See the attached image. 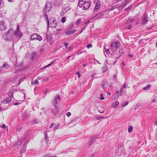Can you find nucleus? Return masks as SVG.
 I'll return each instance as SVG.
<instances>
[{
    "mask_svg": "<svg viewBox=\"0 0 157 157\" xmlns=\"http://www.w3.org/2000/svg\"><path fill=\"white\" fill-rule=\"evenodd\" d=\"M14 31L13 29H9L6 33L3 34V37L4 39L8 41H10L13 39L14 36Z\"/></svg>",
    "mask_w": 157,
    "mask_h": 157,
    "instance_id": "1",
    "label": "nucleus"
},
{
    "mask_svg": "<svg viewBox=\"0 0 157 157\" xmlns=\"http://www.w3.org/2000/svg\"><path fill=\"white\" fill-rule=\"evenodd\" d=\"M91 2L87 1L86 2L82 0H80L78 5L79 7L82 8V9L86 10L88 9L90 6Z\"/></svg>",
    "mask_w": 157,
    "mask_h": 157,
    "instance_id": "2",
    "label": "nucleus"
},
{
    "mask_svg": "<svg viewBox=\"0 0 157 157\" xmlns=\"http://www.w3.org/2000/svg\"><path fill=\"white\" fill-rule=\"evenodd\" d=\"M45 16L46 17L48 23V28L49 27L51 28H56L57 25V22L56 20L53 19H49V20L50 21V23H49V21L48 19V17L47 15H45Z\"/></svg>",
    "mask_w": 157,
    "mask_h": 157,
    "instance_id": "3",
    "label": "nucleus"
},
{
    "mask_svg": "<svg viewBox=\"0 0 157 157\" xmlns=\"http://www.w3.org/2000/svg\"><path fill=\"white\" fill-rule=\"evenodd\" d=\"M120 46V42L118 41H115L111 44V49L113 51H115L118 49Z\"/></svg>",
    "mask_w": 157,
    "mask_h": 157,
    "instance_id": "4",
    "label": "nucleus"
},
{
    "mask_svg": "<svg viewBox=\"0 0 157 157\" xmlns=\"http://www.w3.org/2000/svg\"><path fill=\"white\" fill-rule=\"evenodd\" d=\"M22 35V33L20 31V29L18 25L17 26V28L16 31L15 32H14V36H16L17 37V40H19L21 37Z\"/></svg>",
    "mask_w": 157,
    "mask_h": 157,
    "instance_id": "5",
    "label": "nucleus"
},
{
    "mask_svg": "<svg viewBox=\"0 0 157 157\" xmlns=\"http://www.w3.org/2000/svg\"><path fill=\"white\" fill-rule=\"evenodd\" d=\"M13 91L12 90L10 91L9 93V97L5 99L2 103H8L10 102L11 100L12 97H13Z\"/></svg>",
    "mask_w": 157,
    "mask_h": 157,
    "instance_id": "6",
    "label": "nucleus"
},
{
    "mask_svg": "<svg viewBox=\"0 0 157 157\" xmlns=\"http://www.w3.org/2000/svg\"><path fill=\"white\" fill-rule=\"evenodd\" d=\"M60 98V96L58 94H56L55 96L54 97L52 101L53 105L58 106V101L59 100Z\"/></svg>",
    "mask_w": 157,
    "mask_h": 157,
    "instance_id": "7",
    "label": "nucleus"
},
{
    "mask_svg": "<svg viewBox=\"0 0 157 157\" xmlns=\"http://www.w3.org/2000/svg\"><path fill=\"white\" fill-rule=\"evenodd\" d=\"M52 3L50 2H47L45 4L44 11L45 12L49 11L52 8Z\"/></svg>",
    "mask_w": 157,
    "mask_h": 157,
    "instance_id": "8",
    "label": "nucleus"
},
{
    "mask_svg": "<svg viewBox=\"0 0 157 157\" xmlns=\"http://www.w3.org/2000/svg\"><path fill=\"white\" fill-rule=\"evenodd\" d=\"M30 39L31 40L36 39L40 41L42 40V38L40 35L36 33H34L31 35Z\"/></svg>",
    "mask_w": 157,
    "mask_h": 157,
    "instance_id": "9",
    "label": "nucleus"
},
{
    "mask_svg": "<svg viewBox=\"0 0 157 157\" xmlns=\"http://www.w3.org/2000/svg\"><path fill=\"white\" fill-rule=\"evenodd\" d=\"M7 28V27L5 25L4 21H2L0 22V31H3L6 30Z\"/></svg>",
    "mask_w": 157,
    "mask_h": 157,
    "instance_id": "10",
    "label": "nucleus"
},
{
    "mask_svg": "<svg viewBox=\"0 0 157 157\" xmlns=\"http://www.w3.org/2000/svg\"><path fill=\"white\" fill-rule=\"evenodd\" d=\"M54 107L52 108L51 109L52 112L55 114L58 112L59 107L58 105H53Z\"/></svg>",
    "mask_w": 157,
    "mask_h": 157,
    "instance_id": "11",
    "label": "nucleus"
},
{
    "mask_svg": "<svg viewBox=\"0 0 157 157\" xmlns=\"http://www.w3.org/2000/svg\"><path fill=\"white\" fill-rule=\"evenodd\" d=\"M76 31L75 29H73L71 30L68 31L66 30L65 32V33L67 35H70L73 34Z\"/></svg>",
    "mask_w": 157,
    "mask_h": 157,
    "instance_id": "12",
    "label": "nucleus"
},
{
    "mask_svg": "<svg viewBox=\"0 0 157 157\" xmlns=\"http://www.w3.org/2000/svg\"><path fill=\"white\" fill-rule=\"evenodd\" d=\"M96 139L97 137L96 136H94L91 137L89 142L90 145L92 144L96 140Z\"/></svg>",
    "mask_w": 157,
    "mask_h": 157,
    "instance_id": "13",
    "label": "nucleus"
},
{
    "mask_svg": "<svg viewBox=\"0 0 157 157\" xmlns=\"http://www.w3.org/2000/svg\"><path fill=\"white\" fill-rule=\"evenodd\" d=\"M6 13V11L5 10L3 9L0 8V17H2L3 14Z\"/></svg>",
    "mask_w": 157,
    "mask_h": 157,
    "instance_id": "14",
    "label": "nucleus"
},
{
    "mask_svg": "<svg viewBox=\"0 0 157 157\" xmlns=\"http://www.w3.org/2000/svg\"><path fill=\"white\" fill-rule=\"evenodd\" d=\"M28 144V142H26L25 144H24V145L22 148L21 149L20 151L21 153H22L25 151L26 148V146Z\"/></svg>",
    "mask_w": 157,
    "mask_h": 157,
    "instance_id": "15",
    "label": "nucleus"
},
{
    "mask_svg": "<svg viewBox=\"0 0 157 157\" xmlns=\"http://www.w3.org/2000/svg\"><path fill=\"white\" fill-rule=\"evenodd\" d=\"M123 53H124V48H121L120 49V50H119L120 55H119V56H117V57H116V59H117L119 58L120 57V56Z\"/></svg>",
    "mask_w": 157,
    "mask_h": 157,
    "instance_id": "16",
    "label": "nucleus"
},
{
    "mask_svg": "<svg viewBox=\"0 0 157 157\" xmlns=\"http://www.w3.org/2000/svg\"><path fill=\"white\" fill-rule=\"evenodd\" d=\"M69 10V8L66 7V8L63 9L61 12V15H63L64 14L66 13Z\"/></svg>",
    "mask_w": 157,
    "mask_h": 157,
    "instance_id": "17",
    "label": "nucleus"
},
{
    "mask_svg": "<svg viewBox=\"0 0 157 157\" xmlns=\"http://www.w3.org/2000/svg\"><path fill=\"white\" fill-rule=\"evenodd\" d=\"M32 59L33 60L37 56V54L34 52H33L31 55Z\"/></svg>",
    "mask_w": 157,
    "mask_h": 157,
    "instance_id": "18",
    "label": "nucleus"
},
{
    "mask_svg": "<svg viewBox=\"0 0 157 157\" xmlns=\"http://www.w3.org/2000/svg\"><path fill=\"white\" fill-rule=\"evenodd\" d=\"M44 140L45 142L48 143V138L47 135V133L46 132H44Z\"/></svg>",
    "mask_w": 157,
    "mask_h": 157,
    "instance_id": "19",
    "label": "nucleus"
},
{
    "mask_svg": "<svg viewBox=\"0 0 157 157\" xmlns=\"http://www.w3.org/2000/svg\"><path fill=\"white\" fill-rule=\"evenodd\" d=\"M119 102H116L113 103L112 107L114 108H116L119 105Z\"/></svg>",
    "mask_w": 157,
    "mask_h": 157,
    "instance_id": "20",
    "label": "nucleus"
},
{
    "mask_svg": "<svg viewBox=\"0 0 157 157\" xmlns=\"http://www.w3.org/2000/svg\"><path fill=\"white\" fill-rule=\"evenodd\" d=\"M98 1H97V4L96 5V6L95 7V8L94 9V10L95 11H97L98 9H99L100 7V5L99 4H98Z\"/></svg>",
    "mask_w": 157,
    "mask_h": 157,
    "instance_id": "21",
    "label": "nucleus"
},
{
    "mask_svg": "<svg viewBox=\"0 0 157 157\" xmlns=\"http://www.w3.org/2000/svg\"><path fill=\"white\" fill-rule=\"evenodd\" d=\"M151 87V85L148 84L146 87H145L144 88L143 90H148Z\"/></svg>",
    "mask_w": 157,
    "mask_h": 157,
    "instance_id": "22",
    "label": "nucleus"
},
{
    "mask_svg": "<svg viewBox=\"0 0 157 157\" xmlns=\"http://www.w3.org/2000/svg\"><path fill=\"white\" fill-rule=\"evenodd\" d=\"M59 125L58 124L55 125V126L53 128V130H55L57 129H58L59 128Z\"/></svg>",
    "mask_w": 157,
    "mask_h": 157,
    "instance_id": "23",
    "label": "nucleus"
},
{
    "mask_svg": "<svg viewBox=\"0 0 157 157\" xmlns=\"http://www.w3.org/2000/svg\"><path fill=\"white\" fill-rule=\"evenodd\" d=\"M81 21V18H80L78 20L76 21L75 22V24L76 25H78L80 23V22Z\"/></svg>",
    "mask_w": 157,
    "mask_h": 157,
    "instance_id": "24",
    "label": "nucleus"
},
{
    "mask_svg": "<svg viewBox=\"0 0 157 157\" xmlns=\"http://www.w3.org/2000/svg\"><path fill=\"white\" fill-rule=\"evenodd\" d=\"M133 128L132 126H129L128 128V132H132V131Z\"/></svg>",
    "mask_w": 157,
    "mask_h": 157,
    "instance_id": "25",
    "label": "nucleus"
},
{
    "mask_svg": "<svg viewBox=\"0 0 157 157\" xmlns=\"http://www.w3.org/2000/svg\"><path fill=\"white\" fill-rule=\"evenodd\" d=\"M128 20H129V22H132L134 21V19L132 17H129L128 18Z\"/></svg>",
    "mask_w": 157,
    "mask_h": 157,
    "instance_id": "26",
    "label": "nucleus"
},
{
    "mask_svg": "<svg viewBox=\"0 0 157 157\" xmlns=\"http://www.w3.org/2000/svg\"><path fill=\"white\" fill-rule=\"evenodd\" d=\"M143 22L142 23V24H146L147 21V18H143Z\"/></svg>",
    "mask_w": 157,
    "mask_h": 157,
    "instance_id": "27",
    "label": "nucleus"
},
{
    "mask_svg": "<svg viewBox=\"0 0 157 157\" xmlns=\"http://www.w3.org/2000/svg\"><path fill=\"white\" fill-rule=\"evenodd\" d=\"M107 70V67L106 66L103 67L102 68V72H104L106 71Z\"/></svg>",
    "mask_w": 157,
    "mask_h": 157,
    "instance_id": "28",
    "label": "nucleus"
},
{
    "mask_svg": "<svg viewBox=\"0 0 157 157\" xmlns=\"http://www.w3.org/2000/svg\"><path fill=\"white\" fill-rule=\"evenodd\" d=\"M3 67L4 68H5L6 69L9 68V66L8 64H4L3 65Z\"/></svg>",
    "mask_w": 157,
    "mask_h": 157,
    "instance_id": "29",
    "label": "nucleus"
},
{
    "mask_svg": "<svg viewBox=\"0 0 157 157\" xmlns=\"http://www.w3.org/2000/svg\"><path fill=\"white\" fill-rule=\"evenodd\" d=\"M23 116L25 118H26L28 117V115L26 113H23Z\"/></svg>",
    "mask_w": 157,
    "mask_h": 157,
    "instance_id": "30",
    "label": "nucleus"
},
{
    "mask_svg": "<svg viewBox=\"0 0 157 157\" xmlns=\"http://www.w3.org/2000/svg\"><path fill=\"white\" fill-rule=\"evenodd\" d=\"M4 0H0V6L2 5V6H4Z\"/></svg>",
    "mask_w": 157,
    "mask_h": 157,
    "instance_id": "31",
    "label": "nucleus"
},
{
    "mask_svg": "<svg viewBox=\"0 0 157 157\" xmlns=\"http://www.w3.org/2000/svg\"><path fill=\"white\" fill-rule=\"evenodd\" d=\"M39 81L37 80L36 79L34 80V81L33 82V83L34 84H39Z\"/></svg>",
    "mask_w": 157,
    "mask_h": 157,
    "instance_id": "32",
    "label": "nucleus"
},
{
    "mask_svg": "<svg viewBox=\"0 0 157 157\" xmlns=\"http://www.w3.org/2000/svg\"><path fill=\"white\" fill-rule=\"evenodd\" d=\"M66 18L64 17H63L61 20V21L62 23H64L66 21Z\"/></svg>",
    "mask_w": 157,
    "mask_h": 157,
    "instance_id": "33",
    "label": "nucleus"
},
{
    "mask_svg": "<svg viewBox=\"0 0 157 157\" xmlns=\"http://www.w3.org/2000/svg\"><path fill=\"white\" fill-rule=\"evenodd\" d=\"M105 118V117L101 116V117H97V119L98 120H99L101 119V118Z\"/></svg>",
    "mask_w": 157,
    "mask_h": 157,
    "instance_id": "34",
    "label": "nucleus"
},
{
    "mask_svg": "<svg viewBox=\"0 0 157 157\" xmlns=\"http://www.w3.org/2000/svg\"><path fill=\"white\" fill-rule=\"evenodd\" d=\"M46 38L48 40H50L51 39V36L50 35H47L46 36Z\"/></svg>",
    "mask_w": 157,
    "mask_h": 157,
    "instance_id": "35",
    "label": "nucleus"
},
{
    "mask_svg": "<svg viewBox=\"0 0 157 157\" xmlns=\"http://www.w3.org/2000/svg\"><path fill=\"white\" fill-rule=\"evenodd\" d=\"M147 15L146 13H145L144 14L143 18H147Z\"/></svg>",
    "mask_w": 157,
    "mask_h": 157,
    "instance_id": "36",
    "label": "nucleus"
},
{
    "mask_svg": "<svg viewBox=\"0 0 157 157\" xmlns=\"http://www.w3.org/2000/svg\"><path fill=\"white\" fill-rule=\"evenodd\" d=\"M54 63V62H52L48 64L44 68H46V67H48L49 66H51L53 63Z\"/></svg>",
    "mask_w": 157,
    "mask_h": 157,
    "instance_id": "37",
    "label": "nucleus"
},
{
    "mask_svg": "<svg viewBox=\"0 0 157 157\" xmlns=\"http://www.w3.org/2000/svg\"><path fill=\"white\" fill-rule=\"evenodd\" d=\"M92 47V45L91 44H88L87 46V47L88 48H91Z\"/></svg>",
    "mask_w": 157,
    "mask_h": 157,
    "instance_id": "38",
    "label": "nucleus"
},
{
    "mask_svg": "<svg viewBox=\"0 0 157 157\" xmlns=\"http://www.w3.org/2000/svg\"><path fill=\"white\" fill-rule=\"evenodd\" d=\"M105 51L106 53L108 55H109V49H105Z\"/></svg>",
    "mask_w": 157,
    "mask_h": 157,
    "instance_id": "39",
    "label": "nucleus"
},
{
    "mask_svg": "<svg viewBox=\"0 0 157 157\" xmlns=\"http://www.w3.org/2000/svg\"><path fill=\"white\" fill-rule=\"evenodd\" d=\"M31 123L33 124L36 123H37L36 122L35 120H34L32 121Z\"/></svg>",
    "mask_w": 157,
    "mask_h": 157,
    "instance_id": "40",
    "label": "nucleus"
},
{
    "mask_svg": "<svg viewBox=\"0 0 157 157\" xmlns=\"http://www.w3.org/2000/svg\"><path fill=\"white\" fill-rule=\"evenodd\" d=\"M83 52L82 51H81L80 50H79L78 51H77V54L79 55L80 54H81Z\"/></svg>",
    "mask_w": 157,
    "mask_h": 157,
    "instance_id": "41",
    "label": "nucleus"
},
{
    "mask_svg": "<svg viewBox=\"0 0 157 157\" xmlns=\"http://www.w3.org/2000/svg\"><path fill=\"white\" fill-rule=\"evenodd\" d=\"M71 115V113L70 112H67V115L68 117H69Z\"/></svg>",
    "mask_w": 157,
    "mask_h": 157,
    "instance_id": "42",
    "label": "nucleus"
},
{
    "mask_svg": "<svg viewBox=\"0 0 157 157\" xmlns=\"http://www.w3.org/2000/svg\"><path fill=\"white\" fill-rule=\"evenodd\" d=\"M128 104V102H126L125 104H124L122 105L123 107H125Z\"/></svg>",
    "mask_w": 157,
    "mask_h": 157,
    "instance_id": "43",
    "label": "nucleus"
},
{
    "mask_svg": "<svg viewBox=\"0 0 157 157\" xmlns=\"http://www.w3.org/2000/svg\"><path fill=\"white\" fill-rule=\"evenodd\" d=\"M64 45L67 47L68 45V43L67 42H65L64 43Z\"/></svg>",
    "mask_w": 157,
    "mask_h": 157,
    "instance_id": "44",
    "label": "nucleus"
},
{
    "mask_svg": "<svg viewBox=\"0 0 157 157\" xmlns=\"http://www.w3.org/2000/svg\"><path fill=\"white\" fill-rule=\"evenodd\" d=\"M119 97V94H118L116 95L114 98L115 99H117Z\"/></svg>",
    "mask_w": 157,
    "mask_h": 157,
    "instance_id": "45",
    "label": "nucleus"
},
{
    "mask_svg": "<svg viewBox=\"0 0 157 157\" xmlns=\"http://www.w3.org/2000/svg\"><path fill=\"white\" fill-rule=\"evenodd\" d=\"M76 74L78 75V77L79 78L80 77V74L79 71H78L76 73Z\"/></svg>",
    "mask_w": 157,
    "mask_h": 157,
    "instance_id": "46",
    "label": "nucleus"
},
{
    "mask_svg": "<svg viewBox=\"0 0 157 157\" xmlns=\"http://www.w3.org/2000/svg\"><path fill=\"white\" fill-rule=\"evenodd\" d=\"M123 91H124V90L122 88H121V95H123Z\"/></svg>",
    "mask_w": 157,
    "mask_h": 157,
    "instance_id": "47",
    "label": "nucleus"
},
{
    "mask_svg": "<svg viewBox=\"0 0 157 157\" xmlns=\"http://www.w3.org/2000/svg\"><path fill=\"white\" fill-rule=\"evenodd\" d=\"M127 86V85L126 84V82H125L123 84V87L124 88H126Z\"/></svg>",
    "mask_w": 157,
    "mask_h": 157,
    "instance_id": "48",
    "label": "nucleus"
},
{
    "mask_svg": "<svg viewBox=\"0 0 157 157\" xmlns=\"http://www.w3.org/2000/svg\"><path fill=\"white\" fill-rule=\"evenodd\" d=\"M105 84H103V85H102L101 86L102 87L103 89L104 90H105Z\"/></svg>",
    "mask_w": 157,
    "mask_h": 157,
    "instance_id": "49",
    "label": "nucleus"
},
{
    "mask_svg": "<svg viewBox=\"0 0 157 157\" xmlns=\"http://www.w3.org/2000/svg\"><path fill=\"white\" fill-rule=\"evenodd\" d=\"M101 100H103L104 98V97L103 96V94H101Z\"/></svg>",
    "mask_w": 157,
    "mask_h": 157,
    "instance_id": "50",
    "label": "nucleus"
},
{
    "mask_svg": "<svg viewBox=\"0 0 157 157\" xmlns=\"http://www.w3.org/2000/svg\"><path fill=\"white\" fill-rule=\"evenodd\" d=\"M55 125V124H52L51 125L49 126V128H51L52 127L53 125Z\"/></svg>",
    "mask_w": 157,
    "mask_h": 157,
    "instance_id": "51",
    "label": "nucleus"
},
{
    "mask_svg": "<svg viewBox=\"0 0 157 157\" xmlns=\"http://www.w3.org/2000/svg\"><path fill=\"white\" fill-rule=\"evenodd\" d=\"M44 157H52L51 156H50L49 154H48V155H45V156Z\"/></svg>",
    "mask_w": 157,
    "mask_h": 157,
    "instance_id": "52",
    "label": "nucleus"
},
{
    "mask_svg": "<svg viewBox=\"0 0 157 157\" xmlns=\"http://www.w3.org/2000/svg\"><path fill=\"white\" fill-rule=\"evenodd\" d=\"M2 127L3 128H6L5 125L4 124H2Z\"/></svg>",
    "mask_w": 157,
    "mask_h": 157,
    "instance_id": "53",
    "label": "nucleus"
},
{
    "mask_svg": "<svg viewBox=\"0 0 157 157\" xmlns=\"http://www.w3.org/2000/svg\"><path fill=\"white\" fill-rule=\"evenodd\" d=\"M19 104V103L17 102H15L14 103V105H18Z\"/></svg>",
    "mask_w": 157,
    "mask_h": 157,
    "instance_id": "54",
    "label": "nucleus"
},
{
    "mask_svg": "<svg viewBox=\"0 0 157 157\" xmlns=\"http://www.w3.org/2000/svg\"><path fill=\"white\" fill-rule=\"evenodd\" d=\"M132 28V26L131 25H129L128 27V29H131Z\"/></svg>",
    "mask_w": 157,
    "mask_h": 157,
    "instance_id": "55",
    "label": "nucleus"
},
{
    "mask_svg": "<svg viewBox=\"0 0 157 157\" xmlns=\"http://www.w3.org/2000/svg\"><path fill=\"white\" fill-rule=\"evenodd\" d=\"M72 122H73V121H72L70 123L67 124V125L68 127H69L70 126V124H71V123H72Z\"/></svg>",
    "mask_w": 157,
    "mask_h": 157,
    "instance_id": "56",
    "label": "nucleus"
},
{
    "mask_svg": "<svg viewBox=\"0 0 157 157\" xmlns=\"http://www.w3.org/2000/svg\"><path fill=\"white\" fill-rule=\"evenodd\" d=\"M8 2H13L14 0H7Z\"/></svg>",
    "mask_w": 157,
    "mask_h": 157,
    "instance_id": "57",
    "label": "nucleus"
},
{
    "mask_svg": "<svg viewBox=\"0 0 157 157\" xmlns=\"http://www.w3.org/2000/svg\"><path fill=\"white\" fill-rule=\"evenodd\" d=\"M107 94L108 95H111V93L109 92H107Z\"/></svg>",
    "mask_w": 157,
    "mask_h": 157,
    "instance_id": "58",
    "label": "nucleus"
},
{
    "mask_svg": "<svg viewBox=\"0 0 157 157\" xmlns=\"http://www.w3.org/2000/svg\"><path fill=\"white\" fill-rule=\"evenodd\" d=\"M90 21H87L86 22H85V24H86L88 23H89L90 22Z\"/></svg>",
    "mask_w": 157,
    "mask_h": 157,
    "instance_id": "59",
    "label": "nucleus"
},
{
    "mask_svg": "<svg viewBox=\"0 0 157 157\" xmlns=\"http://www.w3.org/2000/svg\"><path fill=\"white\" fill-rule=\"evenodd\" d=\"M43 49H41L40 50V53H42L43 52Z\"/></svg>",
    "mask_w": 157,
    "mask_h": 157,
    "instance_id": "60",
    "label": "nucleus"
},
{
    "mask_svg": "<svg viewBox=\"0 0 157 157\" xmlns=\"http://www.w3.org/2000/svg\"><path fill=\"white\" fill-rule=\"evenodd\" d=\"M129 56L131 57H132L133 56V55H132V54H130L129 55Z\"/></svg>",
    "mask_w": 157,
    "mask_h": 157,
    "instance_id": "61",
    "label": "nucleus"
},
{
    "mask_svg": "<svg viewBox=\"0 0 157 157\" xmlns=\"http://www.w3.org/2000/svg\"><path fill=\"white\" fill-rule=\"evenodd\" d=\"M119 93V91L118 90H117L116 91V94H118V93Z\"/></svg>",
    "mask_w": 157,
    "mask_h": 157,
    "instance_id": "62",
    "label": "nucleus"
},
{
    "mask_svg": "<svg viewBox=\"0 0 157 157\" xmlns=\"http://www.w3.org/2000/svg\"><path fill=\"white\" fill-rule=\"evenodd\" d=\"M3 111L2 108L0 107V111Z\"/></svg>",
    "mask_w": 157,
    "mask_h": 157,
    "instance_id": "63",
    "label": "nucleus"
},
{
    "mask_svg": "<svg viewBox=\"0 0 157 157\" xmlns=\"http://www.w3.org/2000/svg\"><path fill=\"white\" fill-rule=\"evenodd\" d=\"M70 2H73L75 0H68Z\"/></svg>",
    "mask_w": 157,
    "mask_h": 157,
    "instance_id": "64",
    "label": "nucleus"
}]
</instances>
